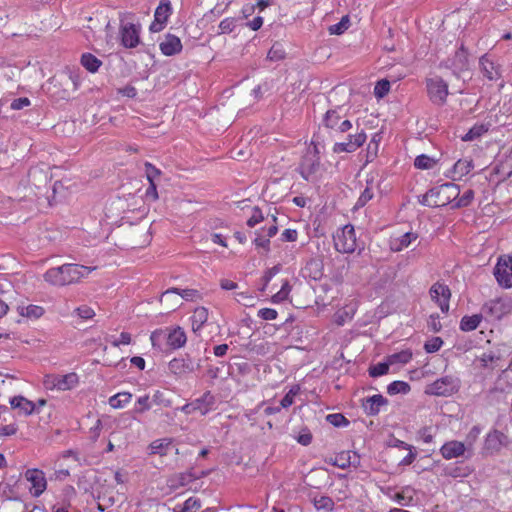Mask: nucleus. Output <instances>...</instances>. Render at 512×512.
<instances>
[{
	"mask_svg": "<svg viewBox=\"0 0 512 512\" xmlns=\"http://www.w3.org/2000/svg\"><path fill=\"white\" fill-rule=\"evenodd\" d=\"M29 105H30V100L27 97H20V98L14 99L11 102L10 107L13 110H21L24 107H27Z\"/></svg>",
	"mask_w": 512,
	"mask_h": 512,
	"instance_id": "obj_63",
	"label": "nucleus"
},
{
	"mask_svg": "<svg viewBox=\"0 0 512 512\" xmlns=\"http://www.w3.org/2000/svg\"><path fill=\"white\" fill-rule=\"evenodd\" d=\"M75 312L81 319H85V320L91 319L95 315L94 310L87 305H83V306L76 308Z\"/></svg>",
	"mask_w": 512,
	"mask_h": 512,
	"instance_id": "obj_57",
	"label": "nucleus"
},
{
	"mask_svg": "<svg viewBox=\"0 0 512 512\" xmlns=\"http://www.w3.org/2000/svg\"><path fill=\"white\" fill-rule=\"evenodd\" d=\"M10 405L13 409H18L19 414L24 416H30L36 412V404L21 395L12 397Z\"/></svg>",
	"mask_w": 512,
	"mask_h": 512,
	"instance_id": "obj_23",
	"label": "nucleus"
},
{
	"mask_svg": "<svg viewBox=\"0 0 512 512\" xmlns=\"http://www.w3.org/2000/svg\"><path fill=\"white\" fill-rule=\"evenodd\" d=\"M339 110V108L327 110L323 118V123L328 129L344 133L352 128V123L349 120H343L340 122L342 117Z\"/></svg>",
	"mask_w": 512,
	"mask_h": 512,
	"instance_id": "obj_12",
	"label": "nucleus"
},
{
	"mask_svg": "<svg viewBox=\"0 0 512 512\" xmlns=\"http://www.w3.org/2000/svg\"><path fill=\"white\" fill-rule=\"evenodd\" d=\"M263 220L264 216L260 208L254 207L252 216L247 220V225L252 228Z\"/></svg>",
	"mask_w": 512,
	"mask_h": 512,
	"instance_id": "obj_55",
	"label": "nucleus"
},
{
	"mask_svg": "<svg viewBox=\"0 0 512 512\" xmlns=\"http://www.w3.org/2000/svg\"><path fill=\"white\" fill-rule=\"evenodd\" d=\"M298 443L303 446H307L312 442V434L308 429H303L297 437Z\"/></svg>",
	"mask_w": 512,
	"mask_h": 512,
	"instance_id": "obj_64",
	"label": "nucleus"
},
{
	"mask_svg": "<svg viewBox=\"0 0 512 512\" xmlns=\"http://www.w3.org/2000/svg\"><path fill=\"white\" fill-rule=\"evenodd\" d=\"M28 180L29 183L33 184L37 188H40L41 184L46 185L47 184V174L44 173L42 170L34 168L30 169L28 173Z\"/></svg>",
	"mask_w": 512,
	"mask_h": 512,
	"instance_id": "obj_34",
	"label": "nucleus"
},
{
	"mask_svg": "<svg viewBox=\"0 0 512 512\" xmlns=\"http://www.w3.org/2000/svg\"><path fill=\"white\" fill-rule=\"evenodd\" d=\"M93 268L79 264L67 263L48 269L43 275L44 280L54 286H66L80 281Z\"/></svg>",
	"mask_w": 512,
	"mask_h": 512,
	"instance_id": "obj_1",
	"label": "nucleus"
},
{
	"mask_svg": "<svg viewBox=\"0 0 512 512\" xmlns=\"http://www.w3.org/2000/svg\"><path fill=\"white\" fill-rule=\"evenodd\" d=\"M373 198V192L370 187H366L364 191L361 193L360 197L358 198L355 207L361 208L364 207L367 202H369Z\"/></svg>",
	"mask_w": 512,
	"mask_h": 512,
	"instance_id": "obj_53",
	"label": "nucleus"
},
{
	"mask_svg": "<svg viewBox=\"0 0 512 512\" xmlns=\"http://www.w3.org/2000/svg\"><path fill=\"white\" fill-rule=\"evenodd\" d=\"M215 401V396L210 391H206L201 397L193 400L196 411L201 415H206L213 410Z\"/></svg>",
	"mask_w": 512,
	"mask_h": 512,
	"instance_id": "obj_25",
	"label": "nucleus"
},
{
	"mask_svg": "<svg viewBox=\"0 0 512 512\" xmlns=\"http://www.w3.org/2000/svg\"><path fill=\"white\" fill-rule=\"evenodd\" d=\"M139 28L132 23L121 27V42L126 48H134L139 44Z\"/></svg>",
	"mask_w": 512,
	"mask_h": 512,
	"instance_id": "obj_19",
	"label": "nucleus"
},
{
	"mask_svg": "<svg viewBox=\"0 0 512 512\" xmlns=\"http://www.w3.org/2000/svg\"><path fill=\"white\" fill-rule=\"evenodd\" d=\"M172 13V7L169 0H160L155 10L154 21L150 25L151 32H159L164 28L169 16Z\"/></svg>",
	"mask_w": 512,
	"mask_h": 512,
	"instance_id": "obj_13",
	"label": "nucleus"
},
{
	"mask_svg": "<svg viewBox=\"0 0 512 512\" xmlns=\"http://www.w3.org/2000/svg\"><path fill=\"white\" fill-rule=\"evenodd\" d=\"M326 420L335 427H346L349 425V420L340 413L329 414Z\"/></svg>",
	"mask_w": 512,
	"mask_h": 512,
	"instance_id": "obj_48",
	"label": "nucleus"
},
{
	"mask_svg": "<svg viewBox=\"0 0 512 512\" xmlns=\"http://www.w3.org/2000/svg\"><path fill=\"white\" fill-rule=\"evenodd\" d=\"M78 382L79 377L74 372L65 375L47 374L43 378V385L47 390H71L78 384Z\"/></svg>",
	"mask_w": 512,
	"mask_h": 512,
	"instance_id": "obj_2",
	"label": "nucleus"
},
{
	"mask_svg": "<svg viewBox=\"0 0 512 512\" xmlns=\"http://www.w3.org/2000/svg\"><path fill=\"white\" fill-rule=\"evenodd\" d=\"M430 295L431 298L438 303L443 313H447L449 311L451 292L447 285L441 283L433 284L430 288Z\"/></svg>",
	"mask_w": 512,
	"mask_h": 512,
	"instance_id": "obj_15",
	"label": "nucleus"
},
{
	"mask_svg": "<svg viewBox=\"0 0 512 512\" xmlns=\"http://www.w3.org/2000/svg\"><path fill=\"white\" fill-rule=\"evenodd\" d=\"M427 92L432 103L442 106L448 96V84L441 77L427 80Z\"/></svg>",
	"mask_w": 512,
	"mask_h": 512,
	"instance_id": "obj_6",
	"label": "nucleus"
},
{
	"mask_svg": "<svg viewBox=\"0 0 512 512\" xmlns=\"http://www.w3.org/2000/svg\"><path fill=\"white\" fill-rule=\"evenodd\" d=\"M25 310L26 312H21V314L27 317L39 318L44 313V309L36 305H29L25 308Z\"/></svg>",
	"mask_w": 512,
	"mask_h": 512,
	"instance_id": "obj_56",
	"label": "nucleus"
},
{
	"mask_svg": "<svg viewBox=\"0 0 512 512\" xmlns=\"http://www.w3.org/2000/svg\"><path fill=\"white\" fill-rule=\"evenodd\" d=\"M81 64L89 72L95 73L102 65V61L91 53H84L81 56Z\"/></svg>",
	"mask_w": 512,
	"mask_h": 512,
	"instance_id": "obj_31",
	"label": "nucleus"
},
{
	"mask_svg": "<svg viewBox=\"0 0 512 512\" xmlns=\"http://www.w3.org/2000/svg\"><path fill=\"white\" fill-rule=\"evenodd\" d=\"M172 441L168 438L157 439L149 445L150 454L165 456Z\"/></svg>",
	"mask_w": 512,
	"mask_h": 512,
	"instance_id": "obj_32",
	"label": "nucleus"
},
{
	"mask_svg": "<svg viewBox=\"0 0 512 512\" xmlns=\"http://www.w3.org/2000/svg\"><path fill=\"white\" fill-rule=\"evenodd\" d=\"M253 242L256 247L263 248L266 252L270 250V239L266 236H262L260 233H257V237Z\"/></svg>",
	"mask_w": 512,
	"mask_h": 512,
	"instance_id": "obj_60",
	"label": "nucleus"
},
{
	"mask_svg": "<svg viewBox=\"0 0 512 512\" xmlns=\"http://www.w3.org/2000/svg\"><path fill=\"white\" fill-rule=\"evenodd\" d=\"M490 124H475L463 137L465 142L473 141L488 132Z\"/></svg>",
	"mask_w": 512,
	"mask_h": 512,
	"instance_id": "obj_33",
	"label": "nucleus"
},
{
	"mask_svg": "<svg viewBox=\"0 0 512 512\" xmlns=\"http://www.w3.org/2000/svg\"><path fill=\"white\" fill-rule=\"evenodd\" d=\"M494 275L500 286L504 288L512 287V257L508 259H499L494 268Z\"/></svg>",
	"mask_w": 512,
	"mask_h": 512,
	"instance_id": "obj_11",
	"label": "nucleus"
},
{
	"mask_svg": "<svg viewBox=\"0 0 512 512\" xmlns=\"http://www.w3.org/2000/svg\"><path fill=\"white\" fill-rule=\"evenodd\" d=\"M25 477L32 485L30 491L34 496L38 497L45 491L47 482L41 470L28 469L25 473Z\"/></svg>",
	"mask_w": 512,
	"mask_h": 512,
	"instance_id": "obj_18",
	"label": "nucleus"
},
{
	"mask_svg": "<svg viewBox=\"0 0 512 512\" xmlns=\"http://www.w3.org/2000/svg\"><path fill=\"white\" fill-rule=\"evenodd\" d=\"M161 52L165 56H173L182 51V43L179 37L173 34H166L164 40L159 44Z\"/></svg>",
	"mask_w": 512,
	"mask_h": 512,
	"instance_id": "obj_20",
	"label": "nucleus"
},
{
	"mask_svg": "<svg viewBox=\"0 0 512 512\" xmlns=\"http://www.w3.org/2000/svg\"><path fill=\"white\" fill-rule=\"evenodd\" d=\"M494 172L506 180L512 176V163L506 158L497 164L494 168Z\"/></svg>",
	"mask_w": 512,
	"mask_h": 512,
	"instance_id": "obj_40",
	"label": "nucleus"
},
{
	"mask_svg": "<svg viewBox=\"0 0 512 512\" xmlns=\"http://www.w3.org/2000/svg\"><path fill=\"white\" fill-rule=\"evenodd\" d=\"M277 315V311L271 308H262L258 311V316L263 320H274Z\"/></svg>",
	"mask_w": 512,
	"mask_h": 512,
	"instance_id": "obj_62",
	"label": "nucleus"
},
{
	"mask_svg": "<svg viewBox=\"0 0 512 512\" xmlns=\"http://www.w3.org/2000/svg\"><path fill=\"white\" fill-rule=\"evenodd\" d=\"M267 58L272 61H279L285 58V51L279 44H274L268 51Z\"/></svg>",
	"mask_w": 512,
	"mask_h": 512,
	"instance_id": "obj_50",
	"label": "nucleus"
},
{
	"mask_svg": "<svg viewBox=\"0 0 512 512\" xmlns=\"http://www.w3.org/2000/svg\"><path fill=\"white\" fill-rule=\"evenodd\" d=\"M172 295H179L186 301H197L201 299V293L196 289H179L176 287H172L162 293L160 297V302L167 300L168 297Z\"/></svg>",
	"mask_w": 512,
	"mask_h": 512,
	"instance_id": "obj_22",
	"label": "nucleus"
},
{
	"mask_svg": "<svg viewBox=\"0 0 512 512\" xmlns=\"http://www.w3.org/2000/svg\"><path fill=\"white\" fill-rule=\"evenodd\" d=\"M208 320V310L205 307H198L191 317L192 329L194 332L200 330Z\"/></svg>",
	"mask_w": 512,
	"mask_h": 512,
	"instance_id": "obj_28",
	"label": "nucleus"
},
{
	"mask_svg": "<svg viewBox=\"0 0 512 512\" xmlns=\"http://www.w3.org/2000/svg\"><path fill=\"white\" fill-rule=\"evenodd\" d=\"M169 370L175 375H184L191 373L200 367V363L195 364L187 354L185 358H174L168 364Z\"/></svg>",
	"mask_w": 512,
	"mask_h": 512,
	"instance_id": "obj_17",
	"label": "nucleus"
},
{
	"mask_svg": "<svg viewBox=\"0 0 512 512\" xmlns=\"http://www.w3.org/2000/svg\"><path fill=\"white\" fill-rule=\"evenodd\" d=\"M367 139L365 132L362 130L360 133L355 135H349L347 142L335 143L333 146L334 153L347 152L351 153L361 147Z\"/></svg>",
	"mask_w": 512,
	"mask_h": 512,
	"instance_id": "obj_16",
	"label": "nucleus"
},
{
	"mask_svg": "<svg viewBox=\"0 0 512 512\" xmlns=\"http://www.w3.org/2000/svg\"><path fill=\"white\" fill-rule=\"evenodd\" d=\"M470 470L468 468L460 466H450L445 469V474L453 478L465 477L469 475Z\"/></svg>",
	"mask_w": 512,
	"mask_h": 512,
	"instance_id": "obj_51",
	"label": "nucleus"
},
{
	"mask_svg": "<svg viewBox=\"0 0 512 512\" xmlns=\"http://www.w3.org/2000/svg\"><path fill=\"white\" fill-rule=\"evenodd\" d=\"M468 51L463 44L458 48L452 58H448L441 65L451 69L455 76H459L461 72L468 70Z\"/></svg>",
	"mask_w": 512,
	"mask_h": 512,
	"instance_id": "obj_10",
	"label": "nucleus"
},
{
	"mask_svg": "<svg viewBox=\"0 0 512 512\" xmlns=\"http://www.w3.org/2000/svg\"><path fill=\"white\" fill-rule=\"evenodd\" d=\"M280 268L278 266H274L270 269H268L263 277H262V281H263V287H262V291L265 290L266 286L268 285V283L271 281V279L279 272Z\"/></svg>",
	"mask_w": 512,
	"mask_h": 512,
	"instance_id": "obj_61",
	"label": "nucleus"
},
{
	"mask_svg": "<svg viewBox=\"0 0 512 512\" xmlns=\"http://www.w3.org/2000/svg\"><path fill=\"white\" fill-rule=\"evenodd\" d=\"M201 507V502L198 498L190 497L183 505L176 506L174 512H196Z\"/></svg>",
	"mask_w": 512,
	"mask_h": 512,
	"instance_id": "obj_37",
	"label": "nucleus"
},
{
	"mask_svg": "<svg viewBox=\"0 0 512 512\" xmlns=\"http://www.w3.org/2000/svg\"><path fill=\"white\" fill-rule=\"evenodd\" d=\"M441 455L444 459L450 460L453 458L465 457L469 455V449L465 443L457 440H451L443 444L440 449Z\"/></svg>",
	"mask_w": 512,
	"mask_h": 512,
	"instance_id": "obj_14",
	"label": "nucleus"
},
{
	"mask_svg": "<svg viewBox=\"0 0 512 512\" xmlns=\"http://www.w3.org/2000/svg\"><path fill=\"white\" fill-rule=\"evenodd\" d=\"M483 318V314H474L472 316H464L460 321V329L464 332H470L475 330L481 320Z\"/></svg>",
	"mask_w": 512,
	"mask_h": 512,
	"instance_id": "obj_29",
	"label": "nucleus"
},
{
	"mask_svg": "<svg viewBox=\"0 0 512 512\" xmlns=\"http://www.w3.org/2000/svg\"><path fill=\"white\" fill-rule=\"evenodd\" d=\"M132 398V394L129 392H120L109 398V405L112 408H122L126 405Z\"/></svg>",
	"mask_w": 512,
	"mask_h": 512,
	"instance_id": "obj_35",
	"label": "nucleus"
},
{
	"mask_svg": "<svg viewBox=\"0 0 512 512\" xmlns=\"http://www.w3.org/2000/svg\"><path fill=\"white\" fill-rule=\"evenodd\" d=\"M390 365L391 364L389 363V361H387V362H380V363L370 366L369 370H368L369 376L376 378V377L383 376V375L387 374L389 371Z\"/></svg>",
	"mask_w": 512,
	"mask_h": 512,
	"instance_id": "obj_42",
	"label": "nucleus"
},
{
	"mask_svg": "<svg viewBox=\"0 0 512 512\" xmlns=\"http://www.w3.org/2000/svg\"><path fill=\"white\" fill-rule=\"evenodd\" d=\"M481 433V428L477 425L473 426L467 434L466 437V447L469 449V455L466 456L467 459L471 458L473 455V445L477 441L479 435Z\"/></svg>",
	"mask_w": 512,
	"mask_h": 512,
	"instance_id": "obj_38",
	"label": "nucleus"
},
{
	"mask_svg": "<svg viewBox=\"0 0 512 512\" xmlns=\"http://www.w3.org/2000/svg\"><path fill=\"white\" fill-rule=\"evenodd\" d=\"M419 203L423 206L436 207L437 200H434L433 193L429 189L424 195L419 197Z\"/></svg>",
	"mask_w": 512,
	"mask_h": 512,
	"instance_id": "obj_59",
	"label": "nucleus"
},
{
	"mask_svg": "<svg viewBox=\"0 0 512 512\" xmlns=\"http://www.w3.org/2000/svg\"><path fill=\"white\" fill-rule=\"evenodd\" d=\"M412 359V352L409 350H403L401 352L392 354L388 357L390 364L402 363L406 364Z\"/></svg>",
	"mask_w": 512,
	"mask_h": 512,
	"instance_id": "obj_44",
	"label": "nucleus"
},
{
	"mask_svg": "<svg viewBox=\"0 0 512 512\" xmlns=\"http://www.w3.org/2000/svg\"><path fill=\"white\" fill-rule=\"evenodd\" d=\"M235 28V21L233 18H225L219 24L220 33H231Z\"/></svg>",
	"mask_w": 512,
	"mask_h": 512,
	"instance_id": "obj_58",
	"label": "nucleus"
},
{
	"mask_svg": "<svg viewBox=\"0 0 512 512\" xmlns=\"http://www.w3.org/2000/svg\"><path fill=\"white\" fill-rule=\"evenodd\" d=\"M417 239V234L412 232H407L400 236L399 238H396L391 243V248L394 251H401L404 248H407L412 241Z\"/></svg>",
	"mask_w": 512,
	"mask_h": 512,
	"instance_id": "obj_30",
	"label": "nucleus"
},
{
	"mask_svg": "<svg viewBox=\"0 0 512 512\" xmlns=\"http://www.w3.org/2000/svg\"><path fill=\"white\" fill-rule=\"evenodd\" d=\"M411 387L407 382L404 381H393L387 386V393L390 395H396L398 393L407 394Z\"/></svg>",
	"mask_w": 512,
	"mask_h": 512,
	"instance_id": "obj_39",
	"label": "nucleus"
},
{
	"mask_svg": "<svg viewBox=\"0 0 512 512\" xmlns=\"http://www.w3.org/2000/svg\"><path fill=\"white\" fill-rule=\"evenodd\" d=\"M474 199V191L472 189L466 190L461 197L455 200L454 208L467 207Z\"/></svg>",
	"mask_w": 512,
	"mask_h": 512,
	"instance_id": "obj_47",
	"label": "nucleus"
},
{
	"mask_svg": "<svg viewBox=\"0 0 512 512\" xmlns=\"http://www.w3.org/2000/svg\"><path fill=\"white\" fill-rule=\"evenodd\" d=\"M435 160L425 154L415 158L414 165L418 169H431L435 165Z\"/></svg>",
	"mask_w": 512,
	"mask_h": 512,
	"instance_id": "obj_45",
	"label": "nucleus"
},
{
	"mask_svg": "<svg viewBox=\"0 0 512 512\" xmlns=\"http://www.w3.org/2000/svg\"><path fill=\"white\" fill-rule=\"evenodd\" d=\"M145 172L149 182H155V179L161 174V171L150 162L145 163Z\"/></svg>",
	"mask_w": 512,
	"mask_h": 512,
	"instance_id": "obj_54",
	"label": "nucleus"
},
{
	"mask_svg": "<svg viewBox=\"0 0 512 512\" xmlns=\"http://www.w3.org/2000/svg\"><path fill=\"white\" fill-rule=\"evenodd\" d=\"M151 408V400L148 395H144L138 398L135 403L133 412L135 414H142Z\"/></svg>",
	"mask_w": 512,
	"mask_h": 512,
	"instance_id": "obj_46",
	"label": "nucleus"
},
{
	"mask_svg": "<svg viewBox=\"0 0 512 512\" xmlns=\"http://www.w3.org/2000/svg\"><path fill=\"white\" fill-rule=\"evenodd\" d=\"M186 341V334L179 326L171 330L167 335V345L172 349H179L183 347Z\"/></svg>",
	"mask_w": 512,
	"mask_h": 512,
	"instance_id": "obj_26",
	"label": "nucleus"
},
{
	"mask_svg": "<svg viewBox=\"0 0 512 512\" xmlns=\"http://www.w3.org/2000/svg\"><path fill=\"white\" fill-rule=\"evenodd\" d=\"M511 311L510 301L506 298H497L486 302L481 312L483 316L491 319H501Z\"/></svg>",
	"mask_w": 512,
	"mask_h": 512,
	"instance_id": "obj_8",
	"label": "nucleus"
},
{
	"mask_svg": "<svg viewBox=\"0 0 512 512\" xmlns=\"http://www.w3.org/2000/svg\"><path fill=\"white\" fill-rule=\"evenodd\" d=\"M313 504L317 510L332 511L334 508V501L328 496L315 497Z\"/></svg>",
	"mask_w": 512,
	"mask_h": 512,
	"instance_id": "obj_43",
	"label": "nucleus"
},
{
	"mask_svg": "<svg viewBox=\"0 0 512 512\" xmlns=\"http://www.w3.org/2000/svg\"><path fill=\"white\" fill-rule=\"evenodd\" d=\"M511 444V440L509 437L503 432L494 429L490 431L484 440L482 454L487 455H496L498 454L503 447H508Z\"/></svg>",
	"mask_w": 512,
	"mask_h": 512,
	"instance_id": "obj_5",
	"label": "nucleus"
},
{
	"mask_svg": "<svg viewBox=\"0 0 512 512\" xmlns=\"http://www.w3.org/2000/svg\"><path fill=\"white\" fill-rule=\"evenodd\" d=\"M501 359L502 355L499 351H487L479 357L481 366L490 370H494L495 368L499 367V362Z\"/></svg>",
	"mask_w": 512,
	"mask_h": 512,
	"instance_id": "obj_27",
	"label": "nucleus"
},
{
	"mask_svg": "<svg viewBox=\"0 0 512 512\" xmlns=\"http://www.w3.org/2000/svg\"><path fill=\"white\" fill-rule=\"evenodd\" d=\"M431 191L434 200H437L436 207L445 206L455 201L460 193L459 186L451 182L431 188Z\"/></svg>",
	"mask_w": 512,
	"mask_h": 512,
	"instance_id": "obj_7",
	"label": "nucleus"
},
{
	"mask_svg": "<svg viewBox=\"0 0 512 512\" xmlns=\"http://www.w3.org/2000/svg\"><path fill=\"white\" fill-rule=\"evenodd\" d=\"M335 249L340 253H353L357 248L355 229L346 225L333 237Z\"/></svg>",
	"mask_w": 512,
	"mask_h": 512,
	"instance_id": "obj_4",
	"label": "nucleus"
},
{
	"mask_svg": "<svg viewBox=\"0 0 512 512\" xmlns=\"http://www.w3.org/2000/svg\"><path fill=\"white\" fill-rule=\"evenodd\" d=\"M460 380L454 376H444L427 386L426 393L435 396H451L458 392Z\"/></svg>",
	"mask_w": 512,
	"mask_h": 512,
	"instance_id": "obj_3",
	"label": "nucleus"
},
{
	"mask_svg": "<svg viewBox=\"0 0 512 512\" xmlns=\"http://www.w3.org/2000/svg\"><path fill=\"white\" fill-rule=\"evenodd\" d=\"M480 66L483 75L488 80L497 81L502 77L500 66L489 60L487 56H482L480 58Z\"/></svg>",
	"mask_w": 512,
	"mask_h": 512,
	"instance_id": "obj_24",
	"label": "nucleus"
},
{
	"mask_svg": "<svg viewBox=\"0 0 512 512\" xmlns=\"http://www.w3.org/2000/svg\"><path fill=\"white\" fill-rule=\"evenodd\" d=\"M387 404L388 400L384 396L381 394H375L366 398L362 403V407L368 416H376L379 414L380 408Z\"/></svg>",
	"mask_w": 512,
	"mask_h": 512,
	"instance_id": "obj_21",
	"label": "nucleus"
},
{
	"mask_svg": "<svg viewBox=\"0 0 512 512\" xmlns=\"http://www.w3.org/2000/svg\"><path fill=\"white\" fill-rule=\"evenodd\" d=\"M473 169V163L471 160L460 159L453 166V172L459 178L467 175Z\"/></svg>",
	"mask_w": 512,
	"mask_h": 512,
	"instance_id": "obj_36",
	"label": "nucleus"
},
{
	"mask_svg": "<svg viewBox=\"0 0 512 512\" xmlns=\"http://www.w3.org/2000/svg\"><path fill=\"white\" fill-rule=\"evenodd\" d=\"M320 167V157L318 150L314 147L313 150H308L302 157L298 171L305 180H310L311 176L315 174Z\"/></svg>",
	"mask_w": 512,
	"mask_h": 512,
	"instance_id": "obj_9",
	"label": "nucleus"
},
{
	"mask_svg": "<svg viewBox=\"0 0 512 512\" xmlns=\"http://www.w3.org/2000/svg\"><path fill=\"white\" fill-rule=\"evenodd\" d=\"M390 90V82L386 79L378 81L374 88V95L377 98H383Z\"/></svg>",
	"mask_w": 512,
	"mask_h": 512,
	"instance_id": "obj_49",
	"label": "nucleus"
},
{
	"mask_svg": "<svg viewBox=\"0 0 512 512\" xmlns=\"http://www.w3.org/2000/svg\"><path fill=\"white\" fill-rule=\"evenodd\" d=\"M349 25V16L345 15L338 23L331 25L328 30L331 35H341L348 29Z\"/></svg>",
	"mask_w": 512,
	"mask_h": 512,
	"instance_id": "obj_41",
	"label": "nucleus"
},
{
	"mask_svg": "<svg viewBox=\"0 0 512 512\" xmlns=\"http://www.w3.org/2000/svg\"><path fill=\"white\" fill-rule=\"evenodd\" d=\"M443 345V340L440 337H433L431 340L424 344V349L427 353L437 352Z\"/></svg>",
	"mask_w": 512,
	"mask_h": 512,
	"instance_id": "obj_52",
	"label": "nucleus"
}]
</instances>
